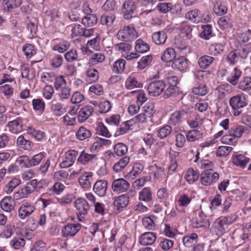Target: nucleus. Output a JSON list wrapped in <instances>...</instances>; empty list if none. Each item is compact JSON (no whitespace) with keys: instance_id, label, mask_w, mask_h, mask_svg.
Segmentation results:
<instances>
[{"instance_id":"f257e3e1","label":"nucleus","mask_w":251,"mask_h":251,"mask_svg":"<svg viewBox=\"0 0 251 251\" xmlns=\"http://www.w3.org/2000/svg\"><path fill=\"white\" fill-rule=\"evenodd\" d=\"M154 112L153 106L152 104H146L142 108V112L132 118L130 121L132 126L137 124L147 123L148 119L152 117Z\"/></svg>"},{"instance_id":"f03ea898","label":"nucleus","mask_w":251,"mask_h":251,"mask_svg":"<svg viewBox=\"0 0 251 251\" xmlns=\"http://www.w3.org/2000/svg\"><path fill=\"white\" fill-rule=\"evenodd\" d=\"M229 104L232 108L233 115L239 116L242 112L241 108L248 104L245 95L241 93L232 97L229 100Z\"/></svg>"},{"instance_id":"7ed1b4c3","label":"nucleus","mask_w":251,"mask_h":251,"mask_svg":"<svg viewBox=\"0 0 251 251\" xmlns=\"http://www.w3.org/2000/svg\"><path fill=\"white\" fill-rule=\"evenodd\" d=\"M75 206L76 210V214L79 221H82L87 214L90 206L85 199L79 198L75 202Z\"/></svg>"},{"instance_id":"20e7f679","label":"nucleus","mask_w":251,"mask_h":251,"mask_svg":"<svg viewBox=\"0 0 251 251\" xmlns=\"http://www.w3.org/2000/svg\"><path fill=\"white\" fill-rule=\"evenodd\" d=\"M137 32L133 26H125L120 29L117 33L118 39L125 41H130L137 38Z\"/></svg>"},{"instance_id":"39448f33","label":"nucleus","mask_w":251,"mask_h":251,"mask_svg":"<svg viewBox=\"0 0 251 251\" xmlns=\"http://www.w3.org/2000/svg\"><path fill=\"white\" fill-rule=\"evenodd\" d=\"M219 177V174L213 170H205L201 174V182L203 185L209 186L215 183Z\"/></svg>"},{"instance_id":"423d86ee","label":"nucleus","mask_w":251,"mask_h":251,"mask_svg":"<svg viewBox=\"0 0 251 251\" xmlns=\"http://www.w3.org/2000/svg\"><path fill=\"white\" fill-rule=\"evenodd\" d=\"M192 226L194 228L203 227L208 228L210 226V222L202 211L198 212V216L192 221Z\"/></svg>"},{"instance_id":"0eeeda50","label":"nucleus","mask_w":251,"mask_h":251,"mask_svg":"<svg viewBox=\"0 0 251 251\" xmlns=\"http://www.w3.org/2000/svg\"><path fill=\"white\" fill-rule=\"evenodd\" d=\"M35 206L30 203L25 202L22 203L18 208L19 218L22 220L29 217L35 211Z\"/></svg>"},{"instance_id":"6e6552de","label":"nucleus","mask_w":251,"mask_h":251,"mask_svg":"<svg viewBox=\"0 0 251 251\" xmlns=\"http://www.w3.org/2000/svg\"><path fill=\"white\" fill-rule=\"evenodd\" d=\"M165 88L164 83L161 80H155L149 85L148 91L149 94L153 97L160 95L164 91Z\"/></svg>"},{"instance_id":"1a4fd4ad","label":"nucleus","mask_w":251,"mask_h":251,"mask_svg":"<svg viewBox=\"0 0 251 251\" xmlns=\"http://www.w3.org/2000/svg\"><path fill=\"white\" fill-rule=\"evenodd\" d=\"M137 6L135 2L132 0L125 1L123 5L122 12L124 14V18L129 19L132 17Z\"/></svg>"},{"instance_id":"9d476101","label":"nucleus","mask_w":251,"mask_h":251,"mask_svg":"<svg viewBox=\"0 0 251 251\" xmlns=\"http://www.w3.org/2000/svg\"><path fill=\"white\" fill-rule=\"evenodd\" d=\"M81 228L79 224H70L64 226L62 229V236L65 238H69L75 236Z\"/></svg>"},{"instance_id":"9b49d317","label":"nucleus","mask_w":251,"mask_h":251,"mask_svg":"<svg viewBox=\"0 0 251 251\" xmlns=\"http://www.w3.org/2000/svg\"><path fill=\"white\" fill-rule=\"evenodd\" d=\"M8 130L12 133L18 134L23 130V120L20 117L8 123Z\"/></svg>"},{"instance_id":"f8f14e48","label":"nucleus","mask_w":251,"mask_h":251,"mask_svg":"<svg viewBox=\"0 0 251 251\" xmlns=\"http://www.w3.org/2000/svg\"><path fill=\"white\" fill-rule=\"evenodd\" d=\"M129 183L124 178H118L113 181L112 188L114 192L120 193L126 191Z\"/></svg>"},{"instance_id":"ddd939ff","label":"nucleus","mask_w":251,"mask_h":251,"mask_svg":"<svg viewBox=\"0 0 251 251\" xmlns=\"http://www.w3.org/2000/svg\"><path fill=\"white\" fill-rule=\"evenodd\" d=\"M172 66L180 72H186L188 69V61L185 57L181 56L174 60Z\"/></svg>"},{"instance_id":"4468645a","label":"nucleus","mask_w":251,"mask_h":251,"mask_svg":"<svg viewBox=\"0 0 251 251\" xmlns=\"http://www.w3.org/2000/svg\"><path fill=\"white\" fill-rule=\"evenodd\" d=\"M94 112L93 107L91 105L83 106L78 112L77 120L80 123L84 122Z\"/></svg>"},{"instance_id":"2eb2a0df","label":"nucleus","mask_w":251,"mask_h":251,"mask_svg":"<svg viewBox=\"0 0 251 251\" xmlns=\"http://www.w3.org/2000/svg\"><path fill=\"white\" fill-rule=\"evenodd\" d=\"M15 202L10 196L3 198L0 201V207L5 212H10L15 207Z\"/></svg>"},{"instance_id":"dca6fc26","label":"nucleus","mask_w":251,"mask_h":251,"mask_svg":"<svg viewBox=\"0 0 251 251\" xmlns=\"http://www.w3.org/2000/svg\"><path fill=\"white\" fill-rule=\"evenodd\" d=\"M156 239L155 233L152 232H147L141 234L139 238V242L143 246L152 245Z\"/></svg>"},{"instance_id":"f3484780","label":"nucleus","mask_w":251,"mask_h":251,"mask_svg":"<svg viewBox=\"0 0 251 251\" xmlns=\"http://www.w3.org/2000/svg\"><path fill=\"white\" fill-rule=\"evenodd\" d=\"M107 188V181L105 180H98L93 186L94 192L100 197L105 195Z\"/></svg>"},{"instance_id":"a211bd4d","label":"nucleus","mask_w":251,"mask_h":251,"mask_svg":"<svg viewBox=\"0 0 251 251\" xmlns=\"http://www.w3.org/2000/svg\"><path fill=\"white\" fill-rule=\"evenodd\" d=\"M250 158L244 154H238L232 156V163L236 166L244 168L249 162Z\"/></svg>"},{"instance_id":"6ab92c4d","label":"nucleus","mask_w":251,"mask_h":251,"mask_svg":"<svg viewBox=\"0 0 251 251\" xmlns=\"http://www.w3.org/2000/svg\"><path fill=\"white\" fill-rule=\"evenodd\" d=\"M142 86V83L138 80L137 78L133 74H131L128 76L125 82V86L126 89L129 90L141 88Z\"/></svg>"},{"instance_id":"aec40b11","label":"nucleus","mask_w":251,"mask_h":251,"mask_svg":"<svg viewBox=\"0 0 251 251\" xmlns=\"http://www.w3.org/2000/svg\"><path fill=\"white\" fill-rule=\"evenodd\" d=\"M198 241V235L195 233H187L183 238V245L187 248H191Z\"/></svg>"},{"instance_id":"412c9836","label":"nucleus","mask_w":251,"mask_h":251,"mask_svg":"<svg viewBox=\"0 0 251 251\" xmlns=\"http://www.w3.org/2000/svg\"><path fill=\"white\" fill-rule=\"evenodd\" d=\"M226 224L224 220L222 219V217L219 218L214 223V232L218 236L223 235L226 232Z\"/></svg>"},{"instance_id":"4be33fe9","label":"nucleus","mask_w":251,"mask_h":251,"mask_svg":"<svg viewBox=\"0 0 251 251\" xmlns=\"http://www.w3.org/2000/svg\"><path fill=\"white\" fill-rule=\"evenodd\" d=\"M32 192H33L32 187H29L26 184L24 187L19 189L14 193V199L19 200L21 198H26Z\"/></svg>"},{"instance_id":"5701e85b","label":"nucleus","mask_w":251,"mask_h":251,"mask_svg":"<svg viewBox=\"0 0 251 251\" xmlns=\"http://www.w3.org/2000/svg\"><path fill=\"white\" fill-rule=\"evenodd\" d=\"M231 90V86L228 84L218 86L215 90L214 93L219 98H222L228 94Z\"/></svg>"},{"instance_id":"b1692460","label":"nucleus","mask_w":251,"mask_h":251,"mask_svg":"<svg viewBox=\"0 0 251 251\" xmlns=\"http://www.w3.org/2000/svg\"><path fill=\"white\" fill-rule=\"evenodd\" d=\"M199 173L193 168H189L184 176L186 181L190 184L194 183L199 177Z\"/></svg>"},{"instance_id":"393cba45","label":"nucleus","mask_w":251,"mask_h":251,"mask_svg":"<svg viewBox=\"0 0 251 251\" xmlns=\"http://www.w3.org/2000/svg\"><path fill=\"white\" fill-rule=\"evenodd\" d=\"M91 135V131L83 126L79 127L75 132L76 138L81 141L88 139Z\"/></svg>"},{"instance_id":"a878e982","label":"nucleus","mask_w":251,"mask_h":251,"mask_svg":"<svg viewBox=\"0 0 251 251\" xmlns=\"http://www.w3.org/2000/svg\"><path fill=\"white\" fill-rule=\"evenodd\" d=\"M22 0H3V6L6 12H10L20 6Z\"/></svg>"},{"instance_id":"bb28decb","label":"nucleus","mask_w":251,"mask_h":251,"mask_svg":"<svg viewBox=\"0 0 251 251\" xmlns=\"http://www.w3.org/2000/svg\"><path fill=\"white\" fill-rule=\"evenodd\" d=\"M242 73V71L239 69L235 67L227 78V81L234 86L237 85Z\"/></svg>"},{"instance_id":"cd10ccee","label":"nucleus","mask_w":251,"mask_h":251,"mask_svg":"<svg viewBox=\"0 0 251 251\" xmlns=\"http://www.w3.org/2000/svg\"><path fill=\"white\" fill-rule=\"evenodd\" d=\"M93 173L90 172H85L79 178V183L81 186L84 189H88L91 187V179Z\"/></svg>"},{"instance_id":"c85d7f7f","label":"nucleus","mask_w":251,"mask_h":251,"mask_svg":"<svg viewBox=\"0 0 251 251\" xmlns=\"http://www.w3.org/2000/svg\"><path fill=\"white\" fill-rule=\"evenodd\" d=\"M25 244V239L21 237H14L9 242L10 247L14 250H21Z\"/></svg>"},{"instance_id":"c756f323","label":"nucleus","mask_w":251,"mask_h":251,"mask_svg":"<svg viewBox=\"0 0 251 251\" xmlns=\"http://www.w3.org/2000/svg\"><path fill=\"white\" fill-rule=\"evenodd\" d=\"M203 137V133L197 129L188 131L186 134V138L188 142H195Z\"/></svg>"},{"instance_id":"7c9ffc66","label":"nucleus","mask_w":251,"mask_h":251,"mask_svg":"<svg viewBox=\"0 0 251 251\" xmlns=\"http://www.w3.org/2000/svg\"><path fill=\"white\" fill-rule=\"evenodd\" d=\"M214 60V57L205 55L201 56L199 58L198 63L201 68L205 69L212 64Z\"/></svg>"},{"instance_id":"2f4dec72","label":"nucleus","mask_w":251,"mask_h":251,"mask_svg":"<svg viewBox=\"0 0 251 251\" xmlns=\"http://www.w3.org/2000/svg\"><path fill=\"white\" fill-rule=\"evenodd\" d=\"M150 48L149 45L141 39H138L135 41L134 49L138 53H145L150 50Z\"/></svg>"},{"instance_id":"473e14b6","label":"nucleus","mask_w":251,"mask_h":251,"mask_svg":"<svg viewBox=\"0 0 251 251\" xmlns=\"http://www.w3.org/2000/svg\"><path fill=\"white\" fill-rule=\"evenodd\" d=\"M174 44L183 54H187L190 51V49L186 43L180 38L175 39Z\"/></svg>"},{"instance_id":"72a5a7b5","label":"nucleus","mask_w":251,"mask_h":251,"mask_svg":"<svg viewBox=\"0 0 251 251\" xmlns=\"http://www.w3.org/2000/svg\"><path fill=\"white\" fill-rule=\"evenodd\" d=\"M176 56V53L175 50L172 48H167L163 52L161 59L164 62H170L174 61Z\"/></svg>"},{"instance_id":"f704fd0d","label":"nucleus","mask_w":251,"mask_h":251,"mask_svg":"<svg viewBox=\"0 0 251 251\" xmlns=\"http://www.w3.org/2000/svg\"><path fill=\"white\" fill-rule=\"evenodd\" d=\"M128 197L126 195H122L115 200L113 204L118 209L123 208L128 204Z\"/></svg>"},{"instance_id":"c9c22d12","label":"nucleus","mask_w":251,"mask_h":251,"mask_svg":"<svg viewBox=\"0 0 251 251\" xmlns=\"http://www.w3.org/2000/svg\"><path fill=\"white\" fill-rule=\"evenodd\" d=\"M225 49V46L222 43H214L212 44L209 48V51L210 54L217 56L221 54Z\"/></svg>"},{"instance_id":"e433bc0d","label":"nucleus","mask_w":251,"mask_h":251,"mask_svg":"<svg viewBox=\"0 0 251 251\" xmlns=\"http://www.w3.org/2000/svg\"><path fill=\"white\" fill-rule=\"evenodd\" d=\"M96 131L98 135L105 138H110L112 136L107 127L102 122L98 123Z\"/></svg>"},{"instance_id":"4c0bfd02","label":"nucleus","mask_w":251,"mask_h":251,"mask_svg":"<svg viewBox=\"0 0 251 251\" xmlns=\"http://www.w3.org/2000/svg\"><path fill=\"white\" fill-rule=\"evenodd\" d=\"M17 144L21 148L25 150H31L33 148V143L25 139L23 135L19 136L17 139Z\"/></svg>"},{"instance_id":"58836bf2","label":"nucleus","mask_w":251,"mask_h":251,"mask_svg":"<svg viewBox=\"0 0 251 251\" xmlns=\"http://www.w3.org/2000/svg\"><path fill=\"white\" fill-rule=\"evenodd\" d=\"M214 12L217 15L222 16L226 14L227 12L226 5L224 2L217 1L214 5Z\"/></svg>"},{"instance_id":"ea45409f","label":"nucleus","mask_w":251,"mask_h":251,"mask_svg":"<svg viewBox=\"0 0 251 251\" xmlns=\"http://www.w3.org/2000/svg\"><path fill=\"white\" fill-rule=\"evenodd\" d=\"M21 180L16 177L13 178L3 188L4 192L7 194L12 193L14 189L20 185Z\"/></svg>"},{"instance_id":"a19ab883","label":"nucleus","mask_w":251,"mask_h":251,"mask_svg":"<svg viewBox=\"0 0 251 251\" xmlns=\"http://www.w3.org/2000/svg\"><path fill=\"white\" fill-rule=\"evenodd\" d=\"M86 81L89 83L97 81L99 77L98 71L94 68H89L86 72Z\"/></svg>"},{"instance_id":"79ce46f5","label":"nucleus","mask_w":251,"mask_h":251,"mask_svg":"<svg viewBox=\"0 0 251 251\" xmlns=\"http://www.w3.org/2000/svg\"><path fill=\"white\" fill-rule=\"evenodd\" d=\"M167 37V34L164 31H158L154 33L152 35L153 41L157 45L164 44Z\"/></svg>"},{"instance_id":"37998d69","label":"nucleus","mask_w":251,"mask_h":251,"mask_svg":"<svg viewBox=\"0 0 251 251\" xmlns=\"http://www.w3.org/2000/svg\"><path fill=\"white\" fill-rule=\"evenodd\" d=\"M129 122L130 121L128 120L122 124L120 127L116 130L114 136L115 137H118L126 133L128 130L131 129V127L133 126L131 123Z\"/></svg>"},{"instance_id":"c03bdc74","label":"nucleus","mask_w":251,"mask_h":251,"mask_svg":"<svg viewBox=\"0 0 251 251\" xmlns=\"http://www.w3.org/2000/svg\"><path fill=\"white\" fill-rule=\"evenodd\" d=\"M130 158L128 156H125L114 164L113 167V170L116 172H120L122 171L126 166L128 164Z\"/></svg>"},{"instance_id":"a18cd8bd","label":"nucleus","mask_w":251,"mask_h":251,"mask_svg":"<svg viewBox=\"0 0 251 251\" xmlns=\"http://www.w3.org/2000/svg\"><path fill=\"white\" fill-rule=\"evenodd\" d=\"M182 113H180L179 111H176L171 114L169 119V123L172 125H177L181 123L182 119Z\"/></svg>"},{"instance_id":"49530a36","label":"nucleus","mask_w":251,"mask_h":251,"mask_svg":"<svg viewBox=\"0 0 251 251\" xmlns=\"http://www.w3.org/2000/svg\"><path fill=\"white\" fill-rule=\"evenodd\" d=\"M97 23V18L94 14H88L83 17L81 23L86 27L94 26Z\"/></svg>"},{"instance_id":"de8ad7c7","label":"nucleus","mask_w":251,"mask_h":251,"mask_svg":"<svg viewBox=\"0 0 251 251\" xmlns=\"http://www.w3.org/2000/svg\"><path fill=\"white\" fill-rule=\"evenodd\" d=\"M156 218L153 215L144 217L143 219L142 223L143 226L149 230H153L155 227Z\"/></svg>"},{"instance_id":"09e8293b","label":"nucleus","mask_w":251,"mask_h":251,"mask_svg":"<svg viewBox=\"0 0 251 251\" xmlns=\"http://www.w3.org/2000/svg\"><path fill=\"white\" fill-rule=\"evenodd\" d=\"M139 199L144 201H149L152 200V193L150 188L145 187L139 193Z\"/></svg>"},{"instance_id":"8fccbe9b","label":"nucleus","mask_w":251,"mask_h":251,"mask_svg":"<svg viewBox=\"0 0 251 251\" xmlns=\"http://www.w3.org/2000/svg\"><path fill=\"white\" fill-rule=\"evenodd\" d=\"M26 130L28 134L32 135L37 141H42L45 137L44 132L36 130L32 126H28Z\"/></svg>"},{"instance_id":"3c124183","label":"nucleus","mask_w":251,"mask_h":251,"mask_svg":"<svg viewBox=\"0 0 251 251\" xmlns=\"http://www.w3.org/2000/svg\"><path fill=\"white\" fill-rule=\"evenodd\" d=\"M200 11L199 9H195L186 13L185 18L191 22L195 23H200Z\"/></svg>"},{"instance_id":"603ef678","label":"nucleus","mask_w":251,"mask_h":251,"mask_svg":"<svg viewBox=\"0 0 251 251\" xmlns=\"http://www.w3.org/2000/svg\"><path fill=\"white\" fill-rule=\"evenodd\" d=\"M126 61L120 59L115 61L112 68V72L116 74L122 73L125 68Z\"/></svg>"},{"instance_id":"864d4df0","label":"nucleus","mask_w":251,"mask_h":251,"mask_svg":"<svg viewBox=\"0 0 251 251\" xmlns=\"http://www.w3.org/2000/svg\"><path fill=\"white\" fill-rule=\"evenodd\" d=\"M50 109L54 115L57 116H60L65 112V109L63 108L62 104L59 102L51 103Z\"/></svg>"},{"instance_id":"5fc2aeb1","label":"nucleus","mask_w":251,"mask_h":251,"mask_svg":"<svg viewBox=\"0 0 251 251\" xmlns=\"http://www.w3.org/2000/svg\"><path fill=\"white\" fill-rule=\"evenodd\" d=\"M65 187L63 184L57 182L55 183L51 187L49 188L48 192L50 195H59L63 192Z\"/></svg>"},{"instance_id":"6e6d98bb","label":"nucleus","mask_w":251,"mask_h":251,"mask_svg":"<svg viewBox=\"0 0 251 251\" xmlns=\"http://www.w3.org/2000/svg\"><path fill=\"white\" fill-rule=\"evenodd\" d=\"M70 47V43L66 40H63L54 45L53 50L60 53L65 52Z\"/></svg>"},{"instance_id":"4d7b16f0","label":"nucleus","mask_w":251,"mask_h":251,"mask_svg":"<svg viewBox=\"0 0 251 251\" xmlns=\"http://www.w3.org/2000/svg\"><path fill=\"white\" fill-rule=\"evenodd\" d=\"M201 28L202 31L200 34V36L201 38L205 40H208L213 36L212 27L211 25H203Z\"/></svg>"},{"instance_id":"13d9d810","label":"nucleus","mask_w":251,"mask_h":251,"mask_svg":"<svg viewBox=\"0 0 251 251\" xmlns=\"http://www.w3.org/2000/svg\"><path fill=\"white\" fill-rule=\"evenodd\" d=\"M22 50L26 58L29 59L36 53L34 47L31 44H25L23 46Z\"/></svg>"},{"instance_id":"bf43d9fd","label":"nucleus","mask_w":251,"mask_h":251,"mask_svg":"<svg viewBox=\"0 0 251 251\" xmlns=\"http://www.w3.org/2000/svg\"><path fill=\"white\" fill-rule=\"evenodd\" d=\"M115 153L119 156H122L125 155L127 152L128 149L127 146L123 143H118L114 147Z\"/></svg>"},{"instance_id":"052dcab7","label":"nucleus","mask_w":251,"mask_h":251,"mask_svg":"<svg viewBox=\"0 0 251 251\" xmlns=\"http://www.w3.org/2000/svg\"><path fill=\"white\" fill-rule=\"evenodd\" d=\"M33 108L34 110L43 112L45 108V103L41 98L34 99L32 101Z\"/></svg>"},{"instance_id":"680f3d73","label":"nucleus","mask_w":251,"mask_h":251,"mask_svg":"<svg viewBox=\"0 0 251 251\" xmlns=\"http://www.w3.org/2000/svg\"><path fill=\"white\" fill-rule=\"evenodd\" d=\"M96 157V155L95 154H89L85 152L84 151H82L81 152L77 161L83 164H86Z\"/></svg>"},{"instance_id":"e2e57ef3","label":"nucleus","mask_w":251,"mask_h":251,"mask_svg":"<svg viewBox=\"0 0 251 251\" xmlns=\"http://www.w3.org/2000/svg\"><path fill=\"white\" fill-rule=\"evenodd\" d=\"M238 88L242 91H247L251 89V77H244L239 83Z\"/></svg>"},{"instance_id":"0e129e2a","label":"nucleus","mask_w":251,"mask_h":251,"mask_svg":"<svg viewBox=\"0 0 251 251\" xmlns=\"http://www.w3.org/2000/svg\"><path fill=\"white\" fill-rule=\"evenodd\" d=\"M172 129L171 126L166 125L160 128L157 131V136L160 139L167 137L172 132Z\"/></svg>"},{"instance_id":"69168bd1","label":"nucleus","mask_w":251,"mask_h":251,"mask_svg":"<svg viewBox=\"0 0 251 251\" xmlns=\"http://www.w3.org/2000/svg\"><path fill=\"white\" fill-rule=\"evenodd\" d=\"M208 92L207 87L204 83H201L192 89V93L194 94L200 96H204Z\"/></svg>"},{"instance_id":"338daca9","label":"nucleus","mask_w":251,"mask_h":251,"mask_svg":"<svg viewBox=\"0 0 251 251\" xmlns=\"http://www.w3.org/2000/svg\"><path fill=\"white\" fill-rule=\"evenodd\" d=\"M236 51L241 60L242 59L246 58L249 53L251 51V46L249 45H244Z\"/></svg>"},{"instance_id":"774afa93","label":"nucleus","mask_w":251,"mask_h":251,"mask_svg":"<svg viewBox=\"0 0 251 251\" xmlns=\"http://www.w3.org/2000/svg\"><path fill=\"white\" fill-rule=\"evenodd\" d=\"M16 164L21 168H29L31 167L30 159L26 155H22L18 157L16 161Z\"/></svg>"}]
</instances>
